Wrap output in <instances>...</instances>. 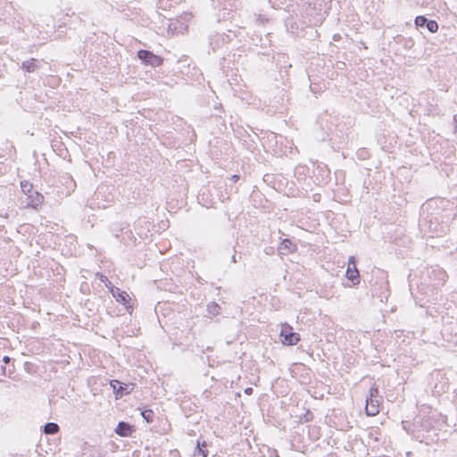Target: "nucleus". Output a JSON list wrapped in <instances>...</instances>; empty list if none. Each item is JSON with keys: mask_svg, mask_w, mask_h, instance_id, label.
I'll use <instances>...</instances> for the list:
<instances>
[{"mask_svg": "<svg viewBox=\"0 0 457 457\" xmlns=\"http://www.w3.org/2000/svg\"><path fill=\"white\" fill-rule=\"evenodd\" d=\"M240 179V176L239 175H237V174H234L231 176L230 179L233 181V182H237Z\"/></svg>", "mask_w": 457, "mask_h": 457, "instance_id": "obj_24", "label": "nucleus"}, {"mask_svg": "<svg viewBox=\"0 0 457 457\" xmlns=\"http://www.w3.org/2000/svg\"><path fill=\"white\" fill-rule=\"evenodd\" d=\"M24 369H25V370H26L27 372L31 373V372H33V371H34V370H33V369H34V364H33V363H31V362H29V361H26V362L24 363Z\"/></svg>", "mask_w": 457, "mask_h": 457, "instance_id": "obj_23", "label": "nucleus"}, {"mask_svg": "<svg viewBox=\"0 0 457 457\" xmlns=\"http://www.w3.org/2000/svg\"><path fill=\"white\" fill-rule=\"evenodd\" d=\"M59 425L54 422H47L43 426V432L46 435H55L59 432Z\"/></svg>", "mask_w": 457, "mask_h": 457, "instance_id": "obj_15", "label": "nucleus"}, {"mask_svg": "<svg viewBox=\"0 0 457 457\" xmlns=\"http://www.w3.org/2000/svg\"><path fill=\"white\" fill-rule=\"evenodd\" d=\"M99 277V279L104 283L105 287L110 290V288L114 287L112 282L108 279V278L101 273L96 274Z\"/></svg>", "mask_w": 457, "mask_h": 457, "instance_id": "obj_21", "label": "nucleus"}, {"mask_svg": "<svg viewBox=\"0 0 457 457\" xmlns=\"http://www.w3.org/2000/svg\"><path fill=\"white\" fill-rule=\"evenodd\" d=\"M10 361H11V358H10L9 356H4V357L3 358V361H4V363H8Z\"/></svg>", "mask_w": 457, "mask_h": 457, "instance_id": "obj_27", "label": "nucleus"}, {"mask_svg": "<svg viewBox=\"0 0 457 457\" xmlns=\"http://www.w3.org/2000/svg\"><path fill=\"white\" fill-rule=\"evenodd\" d=\"M112 391L115 395V398L119 399L131 393L133 390V384H126L117 379H112L110 382Z\"/></svg>", "mask_w": 457, "mask_h": 457, "instance_id": "obj_5", "label": "nucleus"}, {"mask_svg": "<svg viewBox=\"0 0 457 457\" xmlns=\"http://www.w3.org/2000/svg\"><path fill=\"white\" fill-rule=\"evenodd\" d=\"M378 389L374 385L373 386L370 387V395H369V396L367 398H378Z\"/></svg>", "mask_w": 457, "mask_h": 457, "instance_id": "obj_22", "label": "nucleus"}, {"mask_svg": "<svg viewBox=\"0 0 457 457\" xmlns=\"http://www.w3.org/2000/svg\"><path fill=\"white\" fill-rule=\"evenodd\" d=\"M317 170H320V173H321V176H322V180L321 182H325V180L327 179H328V176H329V170L327 168L326 165H324L323 167H320V165L317 167Z\"/></svg>", "mask_w": 457, "mask_h": 457, "instance_id": "obj_20", "label": "nucleus"}, {"mask_svg": "<svg viewBox=\"0 0 457 457\" xmlns=\"http://www.w3.org/2000/svg\"><path fill=\"white\" fill-rule=\"evenodd\" d=\"M44 202V195L38 191L32 192L21 200L24 208L37 210Z\"/></svg>", "mask_w": 457, "mask_h": 457, "instance_id": "obj_4", "label": "nucleus"}, {"mask_svg": "<svg viewBox=\"0 0 457 457\" xmlns=\"http://www.w3.org/2000/svg\"><path fill=\"white\" fill-rule=\"evenodd\" d=\"M110 292L115 300L123 305H126V303L130 300L127 292L120 290L119 287H112L110 288Z\"/></svg>", "mask_w": 457, "mask_h": 457, "instance_id": "obj_12", "label": "nucleus"}, {"mask_svg": "<svg viewBox=\"0 0 457 457\" xmlns=\"http://www.w3.org/2000/svg\"><path fill=\"white\" fill-rule=\"evenodd\" d=\"M114 432L121 437L132 436L136 432V427L127 421L121 420L117 424Z\"/></svg>", "mask_w": 457, "mask_h": 457, "instance_id": "obj_8", "label": "nucleus"}, {"mask_svg": "<svg viewBox=\"0 0 457 457\" xmlns=\"http://www.w3.org/2000/svg\"><path fill=\"white\" fill-rule=\"evenodd\" d=\"M345 277L351 280L354 286L360 283V273L356 268V261L353 256H351L348 260V267L345 271Z\"/></svg>", "mask_w": 457, "mask_h": 457, "instance_id": "obj_7", "label": "nucleus"}, {"mask_svg": "<svg viewBox=\"0 0 457 457\" xmlns=\"http://www.w3.org/2000/svg\"><path fill=\"white\" fill-rule=\"evenodd\" d=\"M208 444L203 440L200 439L197 440L196 445L194 450L193 457H208V450H207Z\"/></svg>", "mask_w": 457, "mask_h": 457, "instance_id": "obj_13", "label": "nucleus"}, {"mask_svg": "<svg viewBox=\"0 0 457 457\" xmlns=\"http://www.w3.org/2000/svg\"><path fill=\"white\" fill-rule=\"evenodd\" d=\"M220 307L215 302H211L207 304V312L211 316H216L220 313Z\"/></svg>", "mask_w": 457, "mask_h": 457, "instance_id": "obj_17", "label": "nucleus"}, {"mask_svg": "<svg viewBox=\"0 0 457 457\" xmlns=\"http://www.w3.org/2000/svg\"><path fill=\"white\" fill-rule=\"evenodd\" d=\"M141 416L145 420L146 423L150 424L154 422V412L151 409H145L141 411Z\"/></svg>", "mask_w": 457, "mask_h": 457, "instance_id": "obj_18", "label": "nucleus"}, {"mask_svg": "<svg viewBox=\"0 0 457 457\" xmlns=\"http://www.w3.org/2000/svg\"><path fill=\"white\" fill-rule=\"evenodd\" d=\"M21 188L25 196L32 194V192H36V190L33 188V185L27 180L21 181Z\"/></svg>", "mask_w": 457, "mask_h": 457, "instance_id": "obj_19", "label": "nucleus"}, {"mask_svg": "<svg viewBox=\"0 0 457 457\" xmlns=\"http://www.w3.org/2000/svg\"><path fill=\"white\" fill-rule=\"evenodd\" d=\"M453 120L455 122V131H457V115H454Z\"/></svg>", "mask_w": 457, "mask_h": 457, "instance_id": "obj_29", "label": "nucleus"}, {"mask_svg": "<svg viewBox=\"0 0 457 457\" xmlns=\"http://www.w3.org/2000/svg\"><path fill=\"white\" fill-rule=\"evenodd\" d=\"M234 252H236V250H234ZM231 262H232L233 263H237V259L236 253H234V254L232 255V257H231Z\"/></svg>", "mask_w": 457, "mask_h": 457, "instance_id": "obj_26", "label": "nucleus"}, {"mask_svg": "<svg viewBox=\"0 0 457 457\" xmlns=\"http://www.w3.org/2000/svg\"><path fill=\"white\" fill-rule=\"evenodd\" d=\"M138 59L145 65L151 67H159L163 63V58L160 55L154 54L153 52L145 49H140L137 54Z\"/></svg>", "mask_w": 457, "mask_h": 457, "instance_id": "obj_2", "label": "nucleus"}, {"mask_svg": "<svg viewBox=\"0 0 457 457\" xmlns=\"http://www.w3.org/2000/svg\"><path fill=\"white\" fill-rule=\"evenodd\" d=\"M428 276L430 278H432L433 276L434 279L437 280V282H436L434 286H437L439 284L443 285L447 278L446 272L441 268H432L431 270H428Z\"/></svg>", "mask_w": 457, "mask_h": 457, "instance_id": "obj_10", "label": "nucleus"}, {"mask_svg": "<svg viewBox=\"0 0 457 457\" xmlns=\"http://www.w3.org/2000/svg\"><path fill=\"white\" fill-rule=\"evenodd\" d=\"M280 254L287 255L297 250V246L290 239H284L278 248Z\"/></svg>", "mask_w": 457, "mask_h": 457, "instance_id": "obj_11", "label": "nucleus"}, {"mask_svg": "<svg viewBox=\"0 0 457 457\" xmlns=\"http://www.w3.org/2000/svg\"><path fill=\"white\" fill-rule=\"evenodd\" d=\"M414 23L417 29L426 28L431 33L438 30V23L435 20H429L424 15L417 16Z\"/></svg>", "mask_w": 457, "mask_h": 457, "instance_id": "obj_6", "label": "nucleus"}, {"mask_svg": "<svg viewBox=\"0 0 457 457\" xmlns=\"http://www.w3.org/2000/svg\"><path fill=\"white\" fill-rule=\"evenodd\" d=\"M280 340L285 345H295L301 339L300 335L288 324H283L279 333Z\"/></svg>", "mask_w": 457, "mask_h": 457, "instance_id": "obj_3", "label": "nucleus"}, {"mask_svg": "<svg viewBox=\"0 0 457 457\" xmlns=\"http://www.w3.org/2000/svg\"><path fill=\"white\" fill-rule=\"evenodd\" d=\"M237 37V31L229 29H228V33L216 32L215 34L211 35L209 44L212 51L215 52L217 49L231 42L232 39Z\"/></svg>", "mask_w": 457, "mask_h": 457, "instance_id": "obj_1", "label": "nucleus"}, {"mask_svg": "<svg viewBox=\"0 0 457 457\" xmlns=\"http://www.w3.org/2000/svg\"><path fill=\"white\" fill-rule=\"evenodd\" d=\"M365 412L368 416H375L379 412V400L378 398H367Z\"/></svg>", "mask_w": 457, "mask_h": 457, "instance_id": "obj_9", "label": "nucleus"}, {"mask_svg": "<svg viewBox=\"0 0 457 457\" xmlns=\"http://www.w3.org/2000/svg\"><path fill=\"white\" fill-rule=\"evenodd\" d=\"M1 370H2L3 374H5V370H6V368H5L4 366H2V367H1Z\"/></svg>", "mask_w": 457, "mask_h": 457, "instance_id": "obj_30", "label": "nucleus"}, {"mask_svg": "<svg viewBox=\"0 0 457 457\" xmlns=\"http://www.w3.org/2000/svg\"><path fill=\"white\" fill-rule=\"evenodd\" d=\"M229 14H230V12H224L222 15L223 19H227V18L229 19L230 18Z\"/></svg>", "mask_w": 457, "mask_h": 457, "instance_id": "obj_28", "label": "nucleus"}, {"mask_svg": "<svg viewBox=\"0 0 457 457\" xmlns=\"http://www.w3.org/2000/svg\"><path fill=\"white\" fill-rule=\"evenodd\" d=\"M253 392V389L252 387H247L245 389V394L247 395H251Z\"/></svg>", "mask_w": 457, "mask_h": 457, "instance_id": "obj_25", "label": "nucleus"}, {"mask_svg": "<svg viewBox=\"0 0 457 457\" xmlns=\"http://www.w3.org/2000/svg\"><path fill=\"white\" fill-rule=\"evenodd\" d=\"M396 42L402 44L405 49H411L414 46V40L411 37L398 36Z\"/></svg>", "mask_w": 457, "mask_h": 457, "instance_id": "obj_16", "label": "nucleus"}, {"mask_svg": "<svg viewBox=\"0 0 457 457\" xmlns=\"http://www.w3.org/2000/svg\"><path fill=\"white\" fill-rule=\"evenodd\" d=\"M37 60L31 58L29 60L24 61L21 63V69L27 72H34L37 68Z\"/></svg>", "mask_w": 457, "mask_h": 457, "instance_id": "obj_14", "label": "nucleus"}]
</instances>
